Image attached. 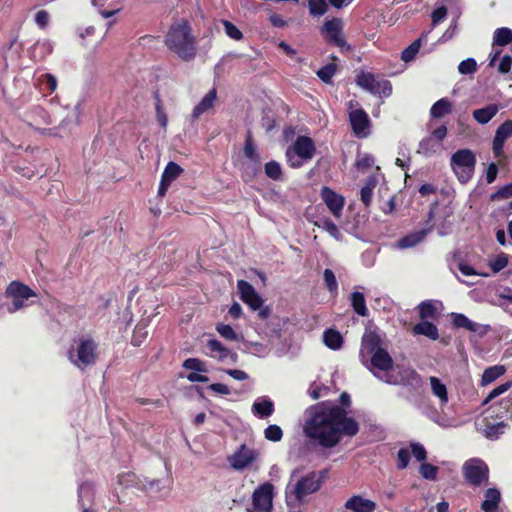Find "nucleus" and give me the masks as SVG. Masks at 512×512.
I'll use <instances>...</instances> for the list:
<instances>
[{
	"mask_svg": "<svg viewBox=\"0 0 512 512\" xmlns=\"http://www.w3.org/2000/svg\"><path fill=\"white\" fill-rule=\"evenodd\" d=\"M358 432L357 421L337 404L321 402L305 410V437L325 449L336 447L344 437H353Z\"/></svg>",
	"mask_w": 512,
	"mask_h": 512,
	"instance_id": "1",
	"label": "nucleus"
},
{
	"mask_svg": "<svg viewBox=\"0 0 512 512\" xmlns=\"http://www.w3.org/2000/svg\"><path fill=\"white\" fill-rule=\"evenodd\" d=\"M165 45L181 60H193L197 54V38L190 23L185 19L173 22L166 33Z\"/></svg>",
	"mask_w": 512,
	"mask_h": 512,
	"instance_id": "2",
	"label": "nucleus"
},
{
	"mask_svg": "<svg viewBox=\"0 0 512 512\" xmlns=\"http://www.w3.org/2000/svg\"><path fill=\"white\" fill-rule=\"evenodd\" d=\"M79 108L80 105H76L67 113L66 117L62 119L60 125L53 128H42L43 125H49L52 121L48 112L40 106H35L26 112L25 121L32 128L41 131L42 134L62 137L70 131L72 125L78 124Z\"/></svg>",
	"mask_w": 512,
	"mask_h": 512,
	"instance_id": "3",
	"label": "nucleus"
},
{
	"mask_svg": "<svg viewBox=\"0 0 512 512\" xmlns=\"http://www.w3.org/2000/svg\"><path fill=\"white\" fill-rule=\"evenodd\" d=\"M298 472V469H294L291 472V480L285 488V500L289 509L298 507L301 503L305 502L309 495L320 489L323 482L321 473L312 471L293 483L292 480Z\"/></svg>",
	"mask_w": 512,
	"mask_h": 512,
	"instance_id": "4",
	"label": "nucleus"
},
{
	"mask_svg": "<svg viewBox=\"0 0 512 512\" xmlns=\"http://www.w3.org/2000/svg\"><path fill=\"white\" fill-rule=\"evenodd\" d=\"M98 355V343L90 335H81L74 338L67 350L69 362L81 371L94 366Z\"/></svg>",
	"mask_w": 512,
	"mask_h": 512,
	"instance_id": "5",
	"label": "nucleus"
},
{
	"mask_svg": "<svg viewBox=\"0 0 512 512\" xmlns=\"http://www.w3.org/2000/svg\"><path fill=\"white\" fill-rule=\"evenodd\" d=\"M374 376L389 385L405 386L415 392L422 386L421 376L414 369L402 365L393 367L390 372L385 374L374 372Z\"/></svg>",
	"mask_w": 512,
	"mask_h": 512,
	"instance_id": "6",
	"label": "nucleus"
},
{
	"mask_svg": "<svg viewBox=\"0 0 512 512\" xmlns=\"http://www.w3.org/2000/svg\"><path fill=\"white\" fill-rule=\"evenodd\" d=\"M476 156L470 149H459L451 155L450 167L460 183L469 182L475 171Z\"/></svg>",
	"mask_w": 512,
	"mask_h": 512,
	"instance_id": "7",
	"label": "nucleus"
},
{
	"mask_svg": "<svg viewBox=\"0 0 512 512\" xmlns=\"http://www.w3.org/2000/svg\"><path fill=\"white\" fill-rule=\"evenodd\" d=\"M462 474L465 481L472 487H482L489 482V467L480 458H470L463 463Z\"/></svg>",
	"mask_w": 512,
	"mask_h": 512,
	"instance_id": "8",
	"label": "nucleus"
},
{
	"mask_svg": "<svg viewBox=\"0 0 512 512\" xmlns=\"http://www.w3.org/2000/svg\"><path fill=\"white\" fill-rule=\"evenodd\" d=\"M36 296V292L27 285L19 281H12L5 291V297L11 300V303L7 305V311L15 313L23 309L28 306L27 301Z\"/></svg>",
	"mask_w": 512,
	"mask_h": 512,
	"instance_id": "9",
	"label": "nucleus"
},
{
	"mask_svg": "<svg viewBox=\"0 0 512 512\" xmlns=\"http://www.w3.org/2000/svg\"><path fill=\"white\" fill-rule=\"evenodd\" d=\"M355 81L362 89L381 98H387L392 94V85L390 81L378 80L374 74L370 72H360Z\"/></svg>",
	"mask_w": 512,
	"mask_h": 512,
	"instance_id": "10",
	"label": "nucleus"
},
{
	"mask_svg": "<svg viewBox=\"0 0 512 512\" xmlns=\"http://www.w3.org/2000/svg\"><path fill=\"white\" fill-rule=\"evenodd\" d=\"M357 106V103L355 104ZM349 121L353 133L358 138H366L370 134V119L362 108H354V102H349Z\"/></svg>",
	"mask_w": 512,
	"mask_h": 512,
	"instance_id": "11",
	"label": "nucleus"
},
{
	"mask_svg": "<svg viewBox=\"0 0 512 512\" xmlns=\"http://www.w3.org/2000/svg\"><path fill=\"white\" fill-rule=\"evenodd\" d=\"M321 33L328 43L341 49L349 48L343 36V22L340 18L327 20L321 27Z\"/></svg>",
	"mask_w": 512,
	"mask_h": 512,
	"instance_id": "12",
	"label": "nucleus"
},
{
	"mask_svg": "<svg viewBox=\"0 0 512 512\" xmlns=\"http://www.w3.org/2000/svg\"><path fill=\"white\" fill-rule=\"evenodd\" d=\"M273 485L265 482L259 485L252 494V503L257 512H271L273 508Z\"/></svg>",
	"mask_w": 512,
	"mask_h": 512,
	"instance_id": "13",
	"label": "nucleus"
},
{
	"mask_svg": "<svg viewBox=\"0 0 512 512\" xmlns=\"http://www.w3.org/2000/svg\"><path fill=\"white\" fill-rule=\"evenodd\" d=\"M237 289L241 300L247 304L253 311H257L263 305V300L256 292L255 288L245 280H238Z\"/></svg>",
	"mask_w": 512,
	"mask_h": 512,
	"instance_id": "14",
	"label": "nucleus"
},
{
	"mask_svg": "<svg viewBox=\"0 0 512 512\" xmlns=\"http://www.w3.org/2000/svg\"><path fill=\"white\" fill-rule=\"evenodd\" d=\"M257 457L254 449L241 445L240 448L229 457V463L235 470H243L248 467Z\"/></svg>",
	"mask_w": 512,
	"mask_h": 512,
	"instance_id": "15",
	"label": "nucleus"
},
{
	"mask_svg": "<svg viewBox=\"0 0 512 512\" xmlns=\"http://www.w3.org/2000/svg\"><path fill=\"white\" fill-rule=\"evenodd\" d=\"M207 348L209 355L212 358L217 359L220 362H230L235 364L238 360L236 353L226 348L220 341L216 339H210L207 341Z\"/></svg>",
	"mask_w": 512,
	"mask_h": 512,
	"instance_id": "16",
	"label": "nucleus"
},
{
	"mask_svg": "<svg viewBox=\"0 0 512 512\" xmlns=\"http://www.w3.org/2000/svg\"><path fill=\"white\" fill-rule=\"evenodd\" d=\"M288 149L293 151L298 158H301L304 161L311 160L314 157L316 150L313 140L307 136L297 137L294 144Z\"/></svg>",
	"mask_w": 512,
	"mask_h": 512,
	"instance_id": "17",
	"label": "nucleus"
},
{
	"mask_svg": "<svg viewBox=\"0 0 512 512\" xmlns=\"http://www.w3.org/2000/svg\"><path fill=\"white\" fill-rule=\"evenodd\" d=\"M370 363L372 366V373L377 372L379 374H385L392 370L393 359L390 354L385 350H378L377 352L371 354Z\"/></svg>",
	"mask_w": 512,
	"mask_h": 512,
	"instance_id": "18",
	"label": "nucleus"
},
{
	"mask_svg": "<svg viewBox=\"0 0 512 512\" xmlns=\"http://www.w3.org/2000/svg\"><path fill=\"white\" fill-rule=\"evenodd\" d=\"M321 197L324 203L327 205L330 212L336 218H339L342 215V210L344 207V198L326 186L323 187L321 190Z\"/></svg>",
	"mask_w": 512,
	"mask_h": 512,
	"instance_id": "19",
	"label": "nucleus"
},
{
	"mask_svg": "<svg viewBox=\"0 0 512 512\" xmlns=\"http://www.w3.org/2000/svg\"><path fill=\"white\" fill-rule=\"evenodd\" d=\"M453 325L457 328H464L470 332H474L480 336L487 333L489 326L482 325L470 320L467 316L461 313H455L452 315Z\"/></svg>",
	"mask_w": 512,
	"mask_h": 512,
	"instance_id": "20",
	"label": "nucleus"
},
{
	"mask_svg": "<svg viewBox=\"0 0 512 512\" xmlns=\"http://www.w3.org/2000/svg\"><path fill=\"white\" fill-rule=\"evenodd\" d=\"M344 507L352 512H374L376 503L361 495H354L345 502Z\"/></svg>",
	"mask_w": 512,
	"mask_h": 512,
	"instance_id": "21",
	"label": "nucleus"
},
{
	"mask_svg": "<svg viewBox=\"0 0 512 512\" xmlns=\"http://www.w3.org/2000/svg\"><path fill=\"white\" fill-rule=\"evenodd\" d=\"M381 344L382 340L378 333L374 331L365 333L362 337L361 342V357H365V353L371 355L377 352L378 350H382L383 348L381 347Z\"/></svg>",
	"mask_w": 512,
	"mask_h": 512,
	"instance_id": "22",
	"label": "nucleus"
},
{
	"mask_svg": "<svg viewBox=\"0 0 512 512\" xmlns=\"http://www.w3.org/2000/svg\"><path fill=\"white\" fill-rule=\"evenodd\" d=\"M502 501L501 492L497 488H488L484 492V500L481 503L483 512H499Z\"/></svg>",
	"mask_w": 512,
	"mask_h": 512,
	"instance_id": "23",
	"label": "nucleus"
},
{
	"mask_svg": "<svg viewBox=\"0 0 512 512\" xmlns=\"http://www.w3.org/2000/svg\"><path fill=\"white\" fill-rule=\"evenodd\" d=\"M274 403L267 397H258L252 404V413L260 419L270 417L274 413Z\"/></svg>",
	"mask_w": 512,
	"mask_h": 512,
	"instance_id": "24",
	"label": "nucleus"
},
{
	"mask_svg": "<svg viewBox=\"0 0 512 512\" xmlns=\"http://www.w3.org/2000/svg\"><path fill=\"white\" fill-rule=\"evenodd\" d=\"M429 230L421 229L419 231H415L409 233L403 237H401L396 243L395 247L398 249H409L413 248L419 243H421L427 236Z\"/></svg>",
	"mask_w": 512,
	"mask_h": 512,
	"instance_id": "25",
	"label": "nucleus"
},
{
	"mask_svg": "<svg viewBox=\"0 0 512 512\" xmlns=\"http://www.w3.org/2000/svg\"><path fill=\"white\" fill-rule=\"evenodd\" d=\"M217 97V91L215 88H212L202 99L201 101L194 107L192 111V118L198 119L202 114L210 111Z\"/></svg>",
	"mask_w": 512,
	"mask_h": 512,
	"instance_id": "26",
	"label": "nucleus"
},
{
	"mask_svg": "<svg viewBox=\"0 0 512 512\" xmlns=\"http://www.w3.org/2000/svg\"><path fill=\"white\" fill-rule=\"evenodd\" d=\"M499 110L500 106L498 104H489L483 108L474 110L472 116L477 123L485 125L496 116Z\"/></svg>",
	"mask_w": 512,
	"mask_h": 512,
	"instance_id": "27",
	"label": "nucleus"
},
{
	"mask_svg": "<svg viewBox=\"0 0 512 512\" xmlns=\"http://www.w3.org/2000/svg\"><path fill=\"white\" fill-rule=\"evenodd\" d=\"M429 382L432 394L438 398L441 407L445 406L449 401L446 385L438 377L435 376L429 377Z\"/></svg>",
	"mask_w": 512,
	"mask_h": 512,
	"instance_id": "28",
	"label": "nucleus"
},
{
	"mask_svg": "<svg viewBox=\"0 0 512 512\" xmlns=\"http://www.w3.org/2000/svg\"><path fill=\"white\" fill-rule=\"evenodd\" d=\"M452 107V102L449 99L441 98L432 105L430 115L432 118H441L450 114L452 112Z\"/></svg>",
	"mask_w": 512,
	"mask_h": 512,
	"instance_id": "29",
	"label": "nucleus"
},
{
	"mask_svg": "<svg viewBox=\"0 0 512 512\" xmlns=\"http://www.w3.org/2000/svg\"><path fill=\"white\" fill-rule=\"evenodd\" d=\"M323 342L328 348L338 350L342 347L343 338L337 330L327 329L323 333Z\"/></svg>",
	"mask_w": 512,
	"mask_h": 512,
	"instance_id": "30",
	"label": "nucleus"
},
{
	"mask_svg": "<svg viewBox=\"0 0 512 512\" xmlns=\"http://www.w3.org/2000/svg\"><path fill=\"white\" fill-rule=\"evenodd\" d=\"M413 331L415 334L424 335L432 340H436L439 337L437 326L428 321H422L416 324Z\"/></svg>",
	"mask_w": 512,
	"mask_h": 512,
	"instance_id": "31",
	"label": "nucleus"
},
{
	"mask_svg": "<svg viewBox=\"0 0 512 512\" xmlns=\"http://www.w3.org/2000/svg\"><path fill=\"white\" fill-rule=\"evenodd\" d=\"M244 154L254 164V166L251 169V173H250L251 176H254L258 170L257 167L260 163V157L256 151V148H255L250 136H248L246 139L245 146H244Z\"/></svg>",
	"mask_w": 512,
	"mask_h": 512,
	"instance_id": "32",
	"label": "nucleus"
},
{
	"mask_svg": "<svg viewBox=\"0 0 512 512\" xmlns=\"http://www.w3.org/2000/svg\"><path fill=\"white\" fill-rule=\"evenodd\" d=\"M351 305L353 307V310L358 315L365 317L368 314V309L366 306V300L365 296L362 292L355 291L351 294L350 297Z\"/></svg>",
	"mask_w": 512,
	"mask_h": 512,
	"instance_id": "33",
	"label": "nucleus"
},
{
	"mask_svg": "<svg viewBox=\"0 0 512 512\" xmlns=\"http://www.w3.org/2000/svg\"><path fill=\"white\" fill-rule=\"evenodd\" d=\"M512 43V29L502 27L497 28L493 34V45L503 47Z\"/></svg>",
	"mask_w": 512,
	"mask_h": 512,
	"instance_id": "34",
	"label": "nucleus"
},
{
	"mask_svg": "<svg viewBox=\"0 0 512 512\" xmlns=\"http://www.w3.org/2000/svg\"><path fill=\"white\" fill-rule=\"evenodd\" d=\"M314 224L318 228L326 231L334 239L340 240L342 238V234L340 233L338 227L329 218H319L314 222Z\"/></svg>",
	"mask_w": 512,
	"mask_h": 512,
	"instance_id": "35",
	"label": "nucleus"
},
{
	"mask_svg": "<svg viewBox=\"0 0 512 512\" xmlns=\"http://www.w3.org/2000/svg\"><path fill=\"white\" fill-rule=\"evenodd\" d=\"M53 50V44L50 40L44 39L37 41L33 48L32 53L33 56L36 58H44L45 56L49 55Z\"/></svg>",
	"mask_w": 512,
	"mask_h": 512,
	"instance_id": "36",
	"label": "nucleus"
},
{
	"mask_svg": "<svg viewBox=\"0 0 512 512\" xmlns=\"http://www.w3.org/2000/svg\"><path fill=\"white\" fill-rule=\"evenodd\" d=\"M264 171L266 176L272 180L281 181L283 179L281 165L274 160H271L265 164Z\"/></svg>",
	"mask_w": 512,
	"mask_h": 512,
	"instance_id": "37",
	"label": "nucleus"
},
{
	"mask_svg": "<svg viewBox=\"0 0 512 512\" xmlns=\"http://www.w3.org/2000/svg\"><path fill=\"white\" fill-rule=\"evenodd\" d=\"M439 143L433 137H427L420 141L417 152L425 156H430L436 152Z\"/></svg>",
	"mask_w": 512,
	"mask_h": 512,
	"instance_id": "38",
	"label": "nucleus"
},
{
	"mask_svg": "<svg viewBox=\"0 0 512 512\" xmlns=\"http://www.w3.org/2000/svg\"><path fill=\"white\" fill-rule=\"evenodd\" d=\"M421 38L416 39L412 42L407 48H405L401 53L402 61L408 63L416 57L421 47Z\"/></svg>",
	"mask_w": 512,
	"mask_h": 512,
	"instance_id": "39",
	"label": "nucleus"
},
{
	"mask_svg": "<svg viewBox=\"0 0 512 512\" xmlns=\"http://www.w3.org/2000/svg\"><path fill=\"white\" fill-rule=\"evenodd\" d=\"M182 171V168L177 163L169 162L162 173L161 179L171 183L182 173Z\"/></svg>",
	"mask_w": 512,
	"mask_h": 512,
	"instance_id": "40",
	"label": "nucleus"
},
{
	"mask_svg": "<svg viewBox=\"0 0 512 512\" xmlns=\"http://www.w3.org/2000/svg\"><path fill=\"white\" fill-rule=\"evenodd\" d=\"M309 13L314 17L324 15L328 10V5L325 0H308Z\"/></svg>",
	"mask_w": 512,
	"mask_h": 512,
	"instance_id": "41",
	"label": "nucleus"
},
{
	"mask_svg": "<svg viewBox=\"0 0 512 512\" xmlns=\"http://www.w3.org/2000/svg\"><path fill=\"white\" fill-rule=\"evenodd\" d=\"M505 373V369L503 366H493L487 368L482 375V383L489 384L499 378L501 375Z\"/></svg>",
	"mask_w": 512,
	"mask_h": 512,
	"instance_id": "42",
	"label": "nucleus"
},
{
	"mask_svg": "<svg viewBox=\"0 0 512 512\" xmlns=\"http://www.w3.org/2000/svg\"><path fill=\"white\" fill-rule=\"evenodd\" d=\"M323 279L326 288L332 295H337L338 293V282L336 280L335 274L331 269H325L323 272Z\"/></svg>",
	"mask_w": 512,
	"mask_h": 512,
	"instance_id": "43",
	"label": "nucleus"
},
{
	"mask_svg": "<svg viewBox=\"0 0 512 512\" xmlns=\"http://www.w3.org/2000/svg\"><path fill=\"white\" fill-rule=\"evenodd\" d=\"M148 335L147 326L144 323H138L133 331L131 343L134 346H140Z\"/></svg>",
	"mask_w": 512,
	"mask_h": 512,
	"instance_id": "44",
	"label": "nucleus"
},
{
	"mask_svg": "<svg viewBox=\"0 0 512 512\" xmlns=\"http://www.w3.org/2000/svg\"><path fill=\"white\" fill-rule=\"evenodd\" d=\"M182 366L192 372L206 373L208 371L206 364L199 358H188L183 362Z\"/></svg>",
	"mask_w": 512,
	"mask_h": 512,
	"instance_id": "45",
	"label": "nucleus"
},
{
	"mask_svg": "<svg viewBox=\"0 0 512 512\" xmlns=\"http://www.w3.org/2000/svg\"><path fill=\"white\" fill-rule=\"evenodd\" d=\"M336 73V65L333 63L326 64L317 71V76L326 84L331 83Z\"/></svg>",
	"mask_w": 512,
	"mask_h": 512,
	"instance_id": "46",
	"label": "nucleus"
},
{
	"mask_svg": "<svg viewBox=\"0 0 512 512\" xmlns=\"http://www.w3.org/2000/svg\"><path fill=\"white\" fill-rule=\"evenodd\" d=\"M264 436L271 442H279L283 437V431L280 426L271 424L265 428Z\"/></svg>",
	"mask_w": 512,
	"mask_h": 512,
	"instance_id": "47",
	"label": "nucleus"
},
{
	"mask_svg": "<svg viewBox=\"0 0 512 512\" xmlns=\"http://www.w3.org/2000/svg\"><path fill=\"white\" fill-rule=\"evenodd\" d=\"M477 62L474 58H467L458 65V71L462 75H470L476 72Z\"/></svg>",
	"mask_w": 512,
	"mask_h": 512,
	"instance_id": "48",
	"label": "nucleus"
},
{
	"mask_svg": "<svg viewBox=\"0 0 512 512\" xmlns=\"http://www.w3.org/2000/svg\"><path fill=\"white\" fill-rule=\"evenodd\" d=\"M504 423L488 424L484 429V435L488 439H497L500 434L503 433Z\"/></svg>",
	"mask_w": 512,
	"mask_h": 512,
	"instance_id": "49",
	"label": "nucleus"
},
{
	"mask_svg": "<svg viewBox=\"0 0 512 512\" xmlns=\"http://www.w3.org/2000/svg\"><path fill=\"white\" fill-rule=\"evenodd\" d=\"M419 315L422 319L434 318L435 306L432 301L426 300L419 304Z\"/></svg>",
	"mask_w": 512,
	"mask_h": 512,
	"instance_id": "50",
	"label": "nucleus"
},
{
	"mask_svg": "<svg viewBox=\"0 0 512 512\" xmlns=\"http://www.w3.org/2000/svg\"><path fill=\"white\" fill-rule=\"evenodd\" d=\"M216 331L221 335V337L233 341L238 339L237 333L234 331V329L228 325L219 323L216 325Z\"/></svg>",
	"mask_w": 512,
	"mask_h": 512,
	"instance_id": "51",
	"label": "nucleus"
},
{
	"mask_svg": "<svg viewBox=\"0 0 512 512\" xmlns=\"http://www.w3.org/2000/svg\"><path fill=\"white\" fill-rule=\"evenodd\" d=\"M222 24L228 37L236 41H239L243 38L242 32L233 23L228 20H222Z\"/></svg>",
	"mask_w": 512,
	"mask_h": 512,
	"instance_id": "52",
	"label": "nucleus"
},
{
	"mask_svg": "<svg viewBox=\"0 0 512 512\" xmlns=\"http://www.w3.org/2000/svg\"><path fill=\"white\" fill-rule=\"evenodd\" d=\"M438 467L430 463H422L420 466V474L424 479L436 480Z\"/></svg>",
	"mask_w": 512,
	"mask_h": 512,
	"instance_id": "53",
	"label": "nucleus"
},
{
	"mask_svg": "<svg viewBox=\"0 0 512 512\" xmlns=\"http://www.w3.org/2000/svg\"><path fill=\"white\" fill-rule=\"evenodd\" d=\"M375 158L369 153L358 154L356 159V167L358 169H368L374 165Z\"/></svg>",
	"mask_w": 512,
	"mask_h": 512,
	"instance_id": "54",
	"label": "nucleus"
},
{
	"mask_svg": "<svg viewBox=\"0 0 512 512\" xmlns=\"http://www.w3.org/2000/svg\"><path fill=\"white\" fill-rule=\"evenodd\" d=\"M495 136L507 140L510 136H512V120H506L503 122L496 130Z\"/></svg>",
	"mask_w": 512,
	"mask_h": 512,
	"instance_id": "55",
	"label": "nucleus"
},
{
	"mask_svg": "<svg viewBox=\"0 0 512 512\" xmlns=\"http://www.w3.org/2000/svg\"><path fill=\"white\" fill-rule=\"evenodd\" d=\"M499 414H501V417L512 419V396L500 401Z\"/></svg>",
	"mask_w": 512,
	"mask_h": 512,
	"instance_id": "56",
	"label": "nucleus"
},
{
	"mask_svg": "<svg viewBox=\"0 0 512 512\" xmlns=\"http://www.w3.org/2000/svg\"><path fill=\"white\" fill-rule=\"evenodd\" d=\"M328 390L329 388L327 386L313 383L308 390V394L313 400H317L325 396Z\"/></svg>",
	"mask_w": 512,
	"mask_h": 512,
	"instance_id": "57",
	"label": "nucleus"
},
{
	"mask_svg": "<svg viewBox=\"0 0 512 512\" xmlns=\"http://www.w3.org/2000/svg\"><path fill=\"white\" fill-rule=\"evenodd\" d=\"M410 461V452L402 448L397 453V468L398 469H405Z\"/></svg>",
	"mask_w": 512,
	"mask_h": 512,
	"instance_id": "58",
	"label": "nucleus"
},
{
	"mask_svg": "<svg viewBox=\"0 0 512 512\" xmlns=\"http://www.w3.org/2000/svg\"><path fill=\"white\" fill-rule=\"evenodd\" d=\"M39 80H40L41 84L44 85L45 88L47 90H49L50 92H53L56 90L57 80L52 74H49V73L43 74Z\"/></svg>",
	"mask_w": 512,
	"mask_h": 512,
	"instance_id": "59",
	"label": "nucleus"
},
{
	"mask_svg": "<svg viewBox=\"0 0 512 512\" xmlns=\"http://www.w3.org/2000/svg\"><path fill=\"white\" fill-rule=\"evenodd\" d=\"M411 451L416 460L423 462L426 460L427 452L425 447L420 443H412Z\"/></svg>",
	"mask_w": 512,
	"mask_h": 512,
	"instance_id": "60",
	"label": "nucleus"
},
{
	"mask_svg": "<svg viewBox=\"0 0 512 512\" xmlns=\"http://www.w3.org/2000/svg\"><path fill=\"white\" fill-rule=\"evenodd\" d=\"M512 197V182L501 187L497 192H495L492 196V200L496 199H507Z\"/></svg>",
	"mask_w": 512,
	"mask_h": 512,
	"instance_id": "61",
	"label": "nucleus"
},
{
	"mask_svg": "<svg viewBox=\"0 0 512 512\" xmlns=\"http://www.w3.org/2000/svg\"><path fill=\"white\" fill-rule=\"evenodd\" d=\"M447 16V8L445 6H440L436 8L431 15L432 25L436 26L440 22H442Z\"/></svg>",
	"mask_w": 512,
	"mask_h": 512,
	"instance_id": "62",
	"label": "nucleus"
},
{
	"mask_svg": "<svg viewBox=\"0 0 512 512\" xmlns=\"http://www.w3.org/2000/svg\"><path fill=\"white\" fill-rule=\"evenodd\" d=\"M508 264V259L505 255L498 256L495 260L490 261L489 266L492 271L497 273L504 269Z\"/></svg>",
	"mask_w": 512,
	"mask_h": 512,
	"instance_id": "63",
	"label": "nucleus"
},
{
	"mask_svg": "<svg viewBox=\"0 0 512 512\" xmlns=\"http://www.w3.org/2000/svg\"><path fill=\"white\" fill-rule=\"evenodd\" d=\"M512 68V56L504 55L499 64H498V72L501 74L508 73Z\"/></svg>",
	"mask_w": 512,
	"mask_h": 512,
	"instance_id": "64",
	"label": "nucleus"
}]
</instances>
